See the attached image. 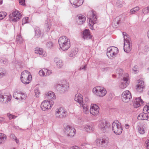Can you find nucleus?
Listing matches in <instances>:
<instances>
[{"label":"nucleus","instance_id":"obj_5","mask_svg":"<svg viewBox=\"0 0 149 149\" xmlns=\"http://www.w3.org/2000/svg\"><path fill=\"white\" fill-rule=\"evenodd\" d=\"M112 128L113 132L116 134L120 135L122 133L123 129L121 125L118 121L113 123Z\"/></svg>","mask_w":149,"mask_h":149},{"label":"nucleus","instance_id":"obj_10","mask_svg":"<svg viewBox=\"0 0 149 149\" xmlns=\"http://www.w3.org/2000/svg\"><path fill=\"white\" fill-rule=\"evenodd\" d=\"M98 127L102 133H104L108 127V123L105 120H100L99 122Z\"/></svg>","mask_w":149,"mask_h":149},{"label":"nucleus","instance_id":"obj_12","mask_svg":"<svg viewBox=\"0 0 149 149\" xmlns=\"http://www.w3.org/2000/svg\"><path fill=\"white\" fill-rule=\"evenodd\" d=\"M75 131L74 128L69 125H67L65 128V132L68 136H73L75 134Z\"/></svg>","mask_w":149,"mask_h":149},{"label":"nucleus","instance_id":"obj_1","mask_svg":"<svg viewBox=\"0 0 149 149\" xmlns=\"http://www.w3.org/2000/svg\"><path fill=\"white\" fill-rule=\"evenodd\" d=\"M58 42L60 47L64 51L67 50L70 46V40L65 36L60 37Z\"/></svg>","mask_w":149,"mask_h":149},{"label":"nucleus","instance_id":"obj_42","mask_svg":"<svg viewBox=\"0 0 149 149\" xmlns=\"http://www.w3.org/2000/svg\"><path fill=\"white\" fill-rule=\"evenodd\" d=\"M142 13L145 14H147L149 13V6L143 8L142 10Z\"/></svg>","mask_w":149,"mask_h":149},{"label":"nucleus","instance_id":"obj_4","mask_svg":"<svg viewBox=\"0 0 149 149\" xmlns=\"http://www.w3.org/2000/svg\"><path fill=\"white\" fill-rule=\"evenodd\" d=\"M92 91L95 95L100 97H102L104 96L107 93V91L104 88L100 86L94 88Z\"/></svg>","mask_w":149,"mask_h":149},{"label":"nucleus","instance_id":"obj_58","mask_svg":"<svg viewBox=\"0 0 149 149\" xmlns=\"http://www.w3.org/2000/svg\"><path fill=\"white\" fill-rule=\"evenodd\" d=\"M3 97V95L0 93V101L1 102L2 101V97Z\"/></svg>","mask_w":149,"mask_h":149},{"label":"nucleus","instance_id":"obj_9","mask_svg":"<svg viewBox=\"0 0 149 149\" xmlns=\"http://www.w3.org/2000/svg\"><path fill=\"white\" fill-rule=\"evenodd\" d=\"M96 143L101 147L105 146L107 145L109 143V139L107 136H104L97 139L96 140Z\"/></svg>","mask_w":149,"mask_h":149},{"label":"nucleus","instance_id":"obj_54","mask_svg":"<svg viewBox=\"0 0 149 149\" xmlns=\"http://www.w3.org/2000/svg\"><path fill=\"white\" fill-rule=\"evenodd\" d=\"M145 146L147 149H149V139H147L145 142Z\"/></svg>","mask_w":149,"mask_h":149},{"label":"nucleus","instance_id":"obj_8","mask_svg":"<svg viewBox=\"0 0 149 149\" xmlns=\"http://www.w3.org/2000/svg\"><path fill=\"white\" fill-rule=\"evenodd\" d=\"M121 99L124 102H128L132 99V97L131 93L129 91H124L121 95Z\"/></svg>","mask_w":149,"mask_h":149},{"label":"nucleus","instance_id":"obj_19","mask_svg":"<svg viewBox=\"0 0 149 149\" xmlns=\"http://www.w3.org/2000/svg\"><path fill=\"white\" fill-rule=\"evenodd\" d=\"M70 1L74 7H79L82 5L84 0H69Z\"/></svg>","mask_w":149,"mask_h":149},{"label":"nucleus","instance_id":"obj_64","mask_svg":"<svg viewBox=\"0 0 149 149\" xmlns=\"http://www.w3.org/2000/svg\"><path fill=\"white\" fill-rule=\"evenodd\" d=\"M3 3V0H0V5H1Z\"/></svg>","mask_w":149,"mask_h":149},{"label":"nucleus","instance_id":"obj_31","mask_svg":"<svg viewBox=\"0 0 149 149\" xmlns=\"http://www.w3.org/2000/svg\"><path fill=\"white\" fill-rule=\"evenodd\" d=\"M62 89L65 91H67L69 88V84L66 81H64L62 83Z\"/></svg>","mask_w":149,"mask_h":149},{"label":"nucleus","instance_id":"obj_41","mask_svg":"<svg viewBox=\"0 0 149 149\" xmlns=\"http://www.w3.org/2000/svg\"><path fill=\"white\" fill-rule=\"evenodd\" d=\"M7 15V13L5 12H0V20L3 19Z\"/></svg>","mask_w":149,"mask_h":149},{"label":"nucleus","instance_id":"obj_34","mask_svg":"<svg viewBox=\"0 0 149 149\" xmlns=\"http://www.w3.org/2000/svg\"><path fill=\"white\" fill-rule=\"evenodd\" d=\"M6 136L3 133H0V144L4 142L6 139Z\"/></svg>","mask_w":149,"mask_h":149},{"label":"nucleus","instance_id":"obj_23","mask_svg":"<svg viewBox=\"0 0 149 149\" xmlns=\"http://www.w3.org/2000/svg\"><path fill=\"white\" fill-rule=\"evenodd\" d=\"M78 19H77V22L78 24H82L85 22L86 18L84 15L81 14L77 15Z\"/></svg>","mask_w":149,"mask_h":149},{"label":"nucleus","instance_id":"obj_21","mask_svg":"<svg viewBox=\"0 0 149 149\" xmlns=\"http://www.w3.org/2000/svg\"><path fill=\"white\" fill-rule=\"evenodd\" d=\"M143 101L141 97L136 98L134 102V106L135 108H137L143 104Z\"/></svg>","mask_w":149,"mask_h":149},{"label":"nucleus","instance_id":"obj_15","mask_svg":"<svg viewBox=\"0 0 149 149\" xmlns=\"http://www.w3.org/2000/svg\"><path fill=\"white\" fill-rule=\"evenodd\" d=\"M99 108L96 104H93L91 105L90 110L91 113L94 116H96L99 114Z\"/></svg>","mask_w":149,"mask_h":149},{"label":"nucleus","instance_id":"obj_16","mask_svg":"<svg viewBox=\"0 0 149 149\" xmlns=\"http://www.w3.org/2000/svg\"><path fill=\"white\" fill-rule=\"evenodd\" d=\"M92 16L89 17V25L90 26V28L92 30L93 29V25L96 23L97 18L96 16L93 13H92Z\"/></svg>","mask_w":149,"mask_h":149},{"label":"nucleus","instance_id":"obj_48","mask_svg":"<svg viewBox=\"0 0 149 149\" xmlns=\"http://www.w3.org/2000/svg\"><path fill=\"white\" fill-rule=\"evenodd\" d=\"M116 73L118 74L119 76H121L123 73V71L122 69L118 68L117 70Z\"/></svg>","mask_w":149,"mask_h":149},{"label":"nucleus","instance_id":"obj_32","mask_svg":"<svg viewBox=\"0 0 149 149\" xmlns=\"http://www.w3.org/2000/svg\"><path fill=\"white\" fill-rule=\"evenodd\" d=\"M3 97H2V101L4 102L5 103H7L11 100V96L10 95H3Z\"/></svg>","mask_w":149,"mask_h":149},{"label":"nucleus","instance_id":"obj_63","mask_svg":"<svg viewBox=\"0 0 149 149\" xmlns=\"http://www.w3.org/2000/svg\"><path fill=\"white\" fill-rule=\"evenodd\" d=\"M147 36L149 39V30H148L147 33Z\"/></svg>","mask_w":149,"mask_h":149},{"label":"nucleus","instance_id":"obj_13","mask_svg":"<svg viewBox=\"0 0 149 149\" xmlns=\"http://www.w3.org/2000/svg\"><path fill=\"white\" fill-rule=\"evenodd\" d=\"M22 16V14L18 11L13 12L12 14L10 15L9 17L11 20L14 22H17L19 19Z\"/></svg>","mask_w":149,"mask_h":149},{"label":"nucleus","instance_id":"obj_46","mask_svg":"<svg viewBox=\"0 0 149 149\" xmlns=\"http://www.w3.org/2000/svg\"><path fill=\"white\" fill-rule=\"evenodd\" d=\"M0 60L1 63L5 65H7L8 63V60L2 57Z\"/></svg>","mask_w":149,"mask_h":149},{"label":"nucleus","instance_id":"obj_26","mask_svg":"<svg viewBox=\"0 0 149 149\" xmlns=\"http://www.w3.org/2000/svg\"><path fill=\"white\" fill-rule=\"evenodd\" d=\"M138 119L139 120H146L148 119L147 113L143 112L140 113L138 116Z\"/></svg>","mask_w":149,"mask_h":149},{"label":"nucleus","instance_id":"obj_27","mask_svg":"<svg viewBox=\"0 0 149 149\" xmlns=\"http://www.w3.org/2000/svg\"><path fill=\"white\" fill-rule=\"evenodd\" d=\"M54 63L56 64L57 67L58 68H61L63 66L62 61L58 58H55L54 60Z\"/></svg>","mask_w":149,"mask_h":149},{"label":"nucleus","instance_id":"obj_2","mask_svg":"<svg viewBox=\"0 0 149 149\" xmlns=\"http://www.w3.org/2000/svg\"><path fill=\"white\" fill-rule=\"evenodd\" d=\"M123 34L124 39V50L127 53L129 52L132 49L130 38L127 35L126 33L123 32Z\"/></svg>","mask_w":149,"mask_h":149},{"label":"nucleus","instance_id":"obj_55","mask_svg":"<svg viewBox=\"0 0 149 149\" xmlns=\"http://www.w3.org/2000/svg\"><path fill=\"white\" fill-rule=\"evenodd\" d=\"M19 3L21 5L24 6L25 5V0H19Z\"/></svg>","mask_w":149,"mask_h":149},{"label":"nucleus","instance_id":"obj_30","mask_svg":"<svg viewBox=\"0 0 149 149\" xmlns=\"http://www.w3.org/2000/svg\"><path fill=\"white\" fill-rule=\"evenodd\" d=\"M120 20L118 17L116 18L113 21L112 26L113 27L116 28L118 27L119 24Z\"/></svg>","mask_w":149,"mask_h":149},{"label":"nucleus","instance_id":"obj_53","mask_svg":"<svg viewBox=\"0 0 149 149\" xmlns=\"http://www.w3.org/2000/svg\"><path fill=\"white\" fill-rule=\"evenodd\" d=\"M46 72H47V74H46V76H49L51 75L52 73V71L51 70H49L47 69H45Z\"/></svg>","mask_w":149,"mask_h":149},{"label":"nucleus","instance_id":"obj_47","mask_svg":"<svg viewBox=\"0 0 149 149\" xmlns=\"http://www.w3.org/2000/svg\"><path fill=\"white\" fill-rule=\"evenodd\" d=\"M46 46L47 48L51 49L53 47L54 45L52 42H49L46 43Z\"/></svg>","mask_w":149,"mask_h":149},{"label":"nucleus","instance_id":"obj_50","mask_svg":"<svg viewBox=\"0 0 149 149\" xmlns=\"http://www.w3.org/2000/svg\"><path fill=\"white\" fill-rule=\"evenodd\" d=\"M133 72L136 73L138 72V67L137 66H134L132 68Z\"/></svg>","mask_w":149,"mask_h":149},{"label":"nucleus","instance_id":"obj_20","mask_svg":"<svg viewBox=\"0 0 149 149\" xmlns=\"http://www.w3.org/2000/svg\"><path fill=\"white\" fill-rule=\"evenodd\" d=\"M136 87V89L138 92H142L144 87V82L142 80H139Z\"/></svg>","mask_w":149,"mask_h":149},{"label":"nucleus","instance_id":"obj_28","mask_svg":"<svg viewBox=\"0 0 149 149\" xmlns=\"http://www.w3.org/2000/svg\"><path fill=\"white\" fill-rule=\"evenodd\" d=\"M35 31V36L37 38H38L41 36L42 33L40 29L38 27H36L34 29Z\"/></svg>","mask_w":149,"mask_h":149},{"label":"nucleus","instance_id":"obj_14","mask_svg":"<svg viewBox=\"0 0 149 149\" xmlns=\"http://www.w3.org/2000/svg\"><path fill=\"white\" fill-rule=\"evenodd\" d=\"M13 97L17 100H22L26 99V95L20 91H16L13 93Z\"/></svg>","mask_w":149,"mask_h":149},{"label":"nucleus","instance_id":"obj_29","mask_svg":"<svg viewBox=\"0 0 149 149\" xmlns=\"http://www.w3.org/2000/svg\"><path fill=\"white\" fill-rule=\"evenodd\" d=\"M46 95L47 98L49 99H55L56 98L55 96L54 92L52 91H49L46 93Z\"/></svg>","mask_w":149,"mask_h":149},{"label":"nucleus","instance_id":"obj_37","mask_svg":"<svg viewBox=\"0 0 149 149\" xmlns=\"http://www.w3.org/2000/svg\"><path fill=\"white\" fill-rule=\"evenodd\" d=\"M78 50L77 49H72L69 54V56L71 57H72L75 56L77 53Z\"/></svg>","mask_w":149,"mask_h":149},{"label":"nucleus","instance_id":"obj_7","mask_svg":"<svg viewBox=\"0 0 149 149\" xmlns=\"http://www.w3.org/2000/svg\"><path fill=\"white\" fill-rule=\"evenodd\" d=\"M56 117L59 118H65L67 115V112L63 107H59L56 109L55 112Z\"/></svg>","mask_w":149,"mask_h":149},{"label":"nucleus","instance_id":"obj_43","mask_svg":"<svg viewBox=\"0 0 149 149\" xmlns=\"http://www.w3.org/2000/svg\"><path fill=\"white\" fill-rule=\"evenodd\" d=\"M45 69H43L40 70L39 72V74L41 76H46V74H45V72H46Z\"/></svg>","mask_w":149,"mask_h":149},{"label":"nucleus","instance_id":"obj_61","mask_svg":"<svg viewBox=\"0 0 149 149\" xmlns=\"http://www.w3.org/2000/svg\"><path fill=\"white\" fill-rule=\"evenodd\" d=\"M15 140H16V142L17 143H18V142H19V140H17V138L16 137H15Z\"/></svg>","mask_w":149,"mask_h":149},{"label":"nucleus","instance_id":"obj_62","mask_svg":"<svg viewBox=\"0 0 149 149\" xmlns=\"http://www.w3.org/2000/svg\"><path fill=\"white\" fill-rule=\"evenodd\" d=\"M3 118H2L0 117V123L3 121Z\"/></svg>","mask_w":149,"mask_h":149},{"label":"nucleus","instance_id":"obj_33","mask_svg":"<svg viewBox=\"0 0 149 149\" xmlns=\"http://www.w3.org/2000/svg\"><path fill=\"white\" fill-rule=\"evenodd\" d=\"M81 105L83 108V112L86 114L88 113L89 107L85 104H81Z\"/></svg>","mask_w":149,"mask_h":149},{"label":"nucleus","instance_id":"obj_49","mask_svg":"<svg viewBox=\"0 0 149 149\" xmlns=\"http://www.w3.org/2000/svg\"><path fill=\"white\" fill-rule=\"evenodd\" d=\"M139 132L141 134H143L145 133V131L144 128L141 127H140L138 128Z\"/></svg>","mask_w":149,"mask_h":149},{"label":"nucleus","instance_id":"obj_60","mask_svg":"<svg viewBox=\"0 0 149 149\" xmlns=\"http://www.w3.org/2000/svg\"><path fill=\"white\" fill-rule=\"evenodd\" d=\"M109 70V68H104L102 69V71H105L107 70Z\"/></svg>","mask_w":149,"mask_h":149},{"label":"nucleus","instance_id":"obj_11","mask_svg":"<svg viewBox=\"0 0 149 149\" xmlns=\"http://www.w3.org/2000/svg\"><path fill=\"white\" fill-rule=\"evenodd\" d=\"M53 104V103L50 104V102L47 100H44L41 103L40 105L41 108L43 111H47L51 109Z\"/></svg>","mask_w":149,"mask_h":149},{"label":"nucleus","instance_id":"obj_44","mask_svg":"<svg viewBox=\"0 0 149 149\" xmlns=\"http://www.w3.org/2000/svg\"><path fill=\"white\" fill-rule=\"evenodd\" d=\"M16 40L20 44L23 42V40L20 35H18L17 36Z\"/></svg>","mask_w":149,"mask_h":149},{"label":"nucleus","instance_id":"obj_57","mask_svg":"<svg viewBox=\"0 0 149 149\" xmlns=\"http://www.w3.org/2000/svg\"><path fill=\"white\" fill-rule=\"evenodd\" d=\"M86 65H84V66H82V67L81 66L80 67V70H83V69L85 70L86 68Z\"/></svg>","mask_w":149,"mask_h":149},{"label":"nucleus","instance_id":"obj_17","mask_svg":"<svg viewBox=\"0 0 149 149\" xmlns=\"http://www.w3.org/2000/svg\"><path fill=\"white\" fill-rule=\"evenodd\" d=\"M123 81L121 82L120 86V88L123 89L126 88L129 83L128 74H125L123 78Z\"/></svg>","mask_w":149,"mask_h":149},{"label":"nucleus","instance_id":"obj_45","mask_svg":"<svg viewBox=\"0 0 149 149\" xmlns=\"http://www.w3.org/2000/svg\"><path fill=\"white\" fill-rule=\"evenodd\" d=\"M123 1L120 0L117 1L116 3V6L119 8H121L123 6Z\"/></svg>","mask_w":149,"mask_h":149},{"label":"nucleus","instance_id":"obj_59","mask_svg":"<svg viewBox=\"0 0 149 149\" xmlns=\"http://www.w3.org/2000/svg\"><path fill=\"white\" fill-rule=\"evenodd\" d=\"M130 126L128 124H126L125 126V128L126 129H128L129 128Z\"/></svg>","mask_w":149,"mask_h":149},{"label":"nucleus","instance_id":"obj_40","mask_svg":"<svg viewBox=\"0 0 149 149\" xmlns=\"http://www.w3.org/2000/svg\"><path fill=\"white\" fill-rule=\"evenodd\" d=\"M34 93H35V97H38L40 94V92L38 88H35L34 90Z\"/></svg>","mask_w":149,"mask_h":149},{"label":"nucleus","instance_id":"obj_36","mask_svg":"<svg viewBox=\"0 0 149 149\" xmlns=\"http://www.w3.org/2000/svg\"><path fill=\"white\" fill-rule=\"evenodd\" d=\"M51 26V25L49 22L47 21L45 22V29L46 31H49Z\"/></svg>","mask_w":149,"mask_h":149},{"label":"nucleus","instance_id":"obj_24","mask_svg":"<svg viewBox=\"0 0 149 149\" xmlns=\"http://www.w3.org/2000/svg\"><path fill=\"white\" fill-rule=\"evenodd\" d=\"M83 37L84 39H88L91 38L92 36L89 29H86L83 32Z\"/></svg>","mask_w":149,"mask_h":149},{"label":"nucleus","instance_id":"obj_18","mask_svg":"<svg viewBox=\"0 0 149 149\" xmlns=\"http://www.w3.org/2000/svg\"><path fill=\"white\" fill-rule=\"evenodd\" d=\"M35 52L36 54L40 55L42 57H45L47 55L46 52L44 51L42 48H41L36 47L35 49Z\"/></svg>","mask_w":149,"mask_h":149},{"label":"nucleus","instance_id":"obj_3","mask_svg":"<svg viewBox=\"0 0 149 149\" xmlns=\"http://www.w3.org/2000/svg\"><path fill=\"white\" fill-rule=\"evenodd\" d=\"M20 78L23 83L28 84L31 82L32 77L29 72L27 70H24L22 72Z\"/></svg>","mask_w":149,"mask_h":149},{"label":"nucleus","instance_id":"obj_25","mask_svg":"<svg viewBox=\"0 0 149 149\" xmlns=\"http://www.w3.org/2000/svg\"><path fill=\"white\" fill-rule=\"evenodd\" d=\"M74 100L78 102L81 106L83 103L82 95L79 93H77L75 95Z\"/></svg>","mask_w":149,"mask_h":149},{"label":"nucleus","instance_id":"obj_22","mask_svg":"<svg viewBox=\"0 0 149 149\" xmlns=\"http://www.w3.org/2000/svg\"><path fill=\"white\" fill-rule=\"evenodd\" d=\"M82 129L86 132H91L94 130V128L92 126H91L87 124L84 125L82 126Z\"/></svg>","mask_w":149,"mask_h":149},{"label":"nucleus","instance_id":"obj_35","mask_svg":"<svg viewBox=\"0 0 149 149\" xmlns=\"http://www.w3.org/2000/svg\"><path fill=\"white\" fill-rule=\"evenodd\" d=\"M140 9L138 6H136L131 9L130 13L131 14H134L138 11Z\"/></svg>","mask_w":149,"mask_h":149},{"label":"nucleus","instance_id":"obj_51","mask_svg":"<svg viewBox=\"0 0 149 149\" xmlns=\"http://www.w3.org/2000/svg\"><path fill=\"white\" fill-rule=\"evenodd\" d=\"M28 19L29 18L28 17H26L23 18L22 21V25L28 22Z\"/></svg>","mask_w":149,"mask_h":149},{"label":"nucleus","instance_id":"obj_6","mask_svg":"<svg viewBox=\"0 0 149 149\" xmlns=\"http://www.w3.org/2000/svg\"><path fill=\"white\" fill-rule=\"evenodd\" d=\"M118 53V49L115 47L111 46L107 49V54L109 58H114Z\"/></svg>","mask_w":149,"mask_h":149},{"label":"nucleus","instance_id":"obj_56","mask_svg":"<svg viewBox=\"0 0 149 149\" xmlns=\"http://www.w3.org/2000/svg\"><path fill=\"white\" fill-rule=\"evenodd\" d=\"M69 149H82L78 146H74L70 148Z\"/></svg>","mask_w":149,"mask_h":149},{"label":"nucleus","instance_id":"obj_39","mask_svg":"<svg viewBox=\"0 0 149 149\" xmlns=\"http://www.w3.org/2000/svg\"><path fill=\"white\" fill-rule=\"evenodd\" d=\"M6 72L5 70L3 68H0V78L5 75Z\"/></svg>","mask_w":149,"mask_h":149},{"label":"nucleus","instance_id":"obj_38","mask_svg":"<svg viewBox=\"0 0 149 149\" xmlns=\"http://www.w3.org/2000/svg\"><path fill=\"white\" fill-rule=\"evenodd\" d=\"M143 112L149 113V103L147 104L143 107Z\"/></svg>","mask_w":149,"mask_h":149},{"label":"nucleus","instance_id":"obj_52","mask_svg":"<svg viewBox=\"0 0 149 149\" xmlns=\"http://www.w3.org/2000/svg\"><path fill=\"white\" fill-rule=\"evenodd\" d=\"M7 116L10 119H13L15 118L16 117V116H15L14 115H12L10 113H7Z\"/></svg>","mask_w":149,"mask_h":149}]
</instances>
